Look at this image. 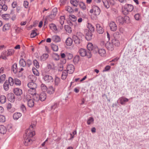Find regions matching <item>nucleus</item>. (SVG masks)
<instances>
[{
    "label": "nucleus",
    "mask_w": 149,
    "mask_h": 149,
    "mask_svg": "<svg viewBox=\"0 0 149 149\" xmlns=\"http://www.w3.org/2000/svg\"><path fill=\"white\" fill-rule=\"evenodd\" d=\"M67 71L68 73L69 74L72 73L74 71V67L72 64H69L67 67Z\"/></svg>",
    "instance_id": "6e6552de"
},
{
    "label": "nucleus",
    "mask_w": 149,
    "mask_h": 149,
    "mask_svg": "<svg viewBox=\"0 0 149 149\" xmlns=\"http://www.w3.org/2000/svg\"><path fill=\"white\" fill-rule=\"evenodd\" d=\"M70 3L74 6L77 7L78 4V1L77 0H71Z\"/></svg>",
    "instance_id": "4c0bfd02"
},
{
    "label": "nucleus",
    "mask_w": 149,
    "mask_h": 149,
    "mask_svg": "<svg viewBox=\"0 0 149 149\" xmlns=\"http://www.w3.org/2000/svg\"><path fill=\"white\" fill-rule=\"evenodd\" d=\"M37 31V29H34L32 31L31 34V38H34L37 35V34L36 33Z\"/></svg>",
    "instance_id": "79ce46f5"
},
{
    "label": "nucleus",
    "mask_w": 149,
    "mask_h": 149,
    "mask_svg": "<svg viewBox=\"0 0 149 149\" xmlns=\"http://www.w3.org/2000/svg\"><path fill=\"white\" fill-rule=\"evenodd\" d=\"M52 56L53 59L55 61H57L59 59V56L56 53H53Z\"/></svg>",
    "instance_id": "e433bc0d"
},
{
    "label": "nucleus",
    "mask_w": 149,
    "mask_h": 149,
    "mask_svg": "<svg viewBox=\"0 0 149 149\" xmlns=\"http://www.w3.org/2000/svg\"><path fill=\"white\" fill-rule=\"evenodd\" d=\"M14 93L16 95L20 96L22 94V91L21 89L18 88H17L14 89Z\"/></svg>",
    "instance_id": "ddd939ff"
},
{
    "label": "nucleus",
    "mask_w": 149,
    "mask_h": 149,
    "mask_svg": "<svg viewBox=\"0 0 149 149\" xmlns=\"http://www.w3.org/2000/svg\"><path fill=\"white\" fill-rule=\"evenodd\" d=\"M68 75V72L66 70H64L62 72L61 75V79H65L67 77Z\"/></svg>",
    "instance_id": "cd10ccee"
},
{
    "label": "nucleus",
    "mask_w": 149,
    "mask_h": 149,
    "mask_svg": "<svg viewBox=\"0 0 149 149\" xmlns=\"http://www.w3.org/2000/svg\"><path fill=\"white\" fill-rule=\"evenodd\" d=\"M49 57V55L47 54H42L40 57V60L41 61H45Z\"/></svg>",
    "instance_id": "bb28decb"
},
{
    "label": "nucleus",
    "mask_w": 149,
    "mask_h": 149,
    "mask_svg": "<svg viewBox=\"0 0 149 149\" xmlns=\"http://www.w3.org/2000/svg\"><path fill=\"white\" fill-rule=\"evenodd\" d=\"M10 25L9 24H6L4 25L3 28V31H6L9 30L10 27Z\"/></svg>",
    "instance_id": "7c9ffc66"
},
{
    "label": "nucleus",
    "mask_w": 149,
    "mask_h": 149,
    "mask_svg": "<svg viewBox=\"0 0 149 149\" xmlns=\"http://www.w3.org/2000/svg\"><path fill=\"white\" fill-rule=\"evenodd\" d=\"M92 32L88 31L86 33L85 38L87 40H90L92 39L93 34Z\"/></svg>",
    "instance_id": "f3484780"
},
{
    "label": "nucleus",
    "mask_w": 149,
    "mask_h": 149,
    "mask_svg": "<svg viewBox=\"0 0 149 149\" xmlns=\"http://www.w3.org/2000/svg\"><path fill=\"white\" fill-rule=\"evenodd\" d=\"M7 97L10 102H13L15 101V98L14 95L12 93H9L8 94Z\"/></svg>",
    "instance_id": "aec40b11"
},
{
    "label": "nucleus",
    "mask_w": 149,
    "mask_h": 149,
    "mask_svg": "<svg viewBox=\"0 0 149 149\" xmlns=\"http://www.w3.org/2000/svg\"><path fill=\"white\" fill-rule=\"evenodd\" d=\"M91 13H93L95 15H97L100 14V11L99 8L96 6H93L92 7V8L90 11Z\"/></svg>",
    "instance_id": "39448f33"
},
{
    "label": "nucleus",
    "mask_w": 149,
    "mask_h": 149,
    "mask_svg": "<svg viewBox=\"0 0 149 149\" xmlns=\"http://www.w3.org/2000/svg\"><path fill=\"white\" fill-rule=\"evenodd\" d=\"M65 10L70 13L73 12V10L70 6H67L65 8Z\"/></svg>",
    "instance_id": "6e6d98bb"
},
{
    "label": "nucleus",
    "mask_w": 149,
    "mask_h": 149,
    "mask_svg": "<svg viewBox=\"0 0 149 149\" xmlns=\"http://www.w3.org/2000/svg\"><path fill=\"white\" fill-rule=\"evenodd\" d=\"M47 90V93L51 94H53L54 93L55 91V88L53 86H51L49 87Z\"/></svg>",
    "instance_id": "4be33fe9"
},
{
    "label": "nucleus",
    "mask_w": 149,
    "mask_h": 149,
    "mask_svg": "<svg viewBox=\"0 0 149 149\" xmlns=\"http://www.w3.org/2000/svg\"><path fill=\"white\" fill-rule=\"evenodd\" d=\"M3 88L5 91H7L9 89V85L7 80L6 81L3 85Z\"/></svg>",
    "instance_id": "a878e982"
},
{
    "label": "nucleus",
    "mask_w": 149,
    "mask_h": 149,
    "mask_svg": "<svg viewBox=\"0 0 149 149\" xmlns=\"http://www.w3.org/2000/svg\"><path fill=\"white\" fill-rule=\"evenodd\" d=\"M22 116V114L20 113H15L13 115V118L15 120H17Z\"/></svg>",
    "instance_id": "393cba45"
},
{
    "label": "nucleus",
    "mask_w": 149,
    "mask_h": 149,
    "mask_svg": "<svg viewBox=\"0 0 149 149\" xmlns=\"http://www.w3.org/2000/svg\"><path fill=\"white\" fill-rule=\"evenodd\" d=\"M51 47L52 50L56 52L58 50V46L54 44H52L51 45Z\"/></svg>",
    "instance_id": "3c124183"
},
{
    "label": "nucleus",
    "mask_w": 149,
    "mask_h": 149,
    "mask_svg": "<svg viewBox=\"0 0 149 149\" xmlns=\"http://www.w3.org/2000/svg\"><path fill=\"white\" fill-rule=\"evenodd\" d=\"M29 77L32 82L35 81L36 80V77L32 75H29Z\"/></svg>",
    "instance_id": "864d4df0"
},
{
    "label": "nucleus",
    "mask_w": 149,
    "mask_h": 149,
    "mask_svg": "<svg viewBox=\"0 0 149 149\" xmlns=\"http://www.w3.org/2000/svg\"><path fill=\"white\" fill-rule=\"evenodd\" d=\"M98 53L101 56L104 57L106 56V52L105 50L103 49H98Z\"/></svg>",
    "instance_id": "2eb2a0df"
},
{
    "label": "nucleus",
    "mask_w": 149,
    "mask_h": 149,
    "mask_svg": "<svg viewBox=\"0 0 149 149\" xmlns=\"http://www.w3.org/2000/svg\"><path fill=\"white\" fill-rule=\"evenodd\" d=\"M36 88L29 89L28 90V93L29 94L34 95L36 94Z\"/></svg>",
    "instance_id": "c85d7f7f"
},
{
    "label": "nucleus",
    "mask_w": 149,
    "mask_h": 149,
    "mask_svg": "<svg viewBox=\"0 0 149 149\" xmlns=\"http://www.w3.org/2000/svg\"><path fill=\"white\" fill-rule=\"evenodd\" d=\"M6 121V118L5 116L3 115H0V122H4Z\"/></svg>",
    "instance_id": "680f3d73"
},
{
    "label": "nucleus",
    "mask_w": 149,
    "mask_h": 149,
    "mask_svg": "<svg viewBox=\"0 0 149 149\" xmlns=\"http://www.w3.org/2000/svg\"><path fill=\"white\" fill-rule=\"evenodd\" d=\"M94 121V119L92 117H90L87 121V124L89 125L93 123Z\"/></svg>",
    "instance_id": "5fc2aeb1"
},
{
    "label": "nucleus",
    "mask_w": 149,
    "mask_h": 149,
    "mask_svg": "<svg viewBox=\"0 0 149 149\" xmlns=\"http://www.w3.org/2000/svg\"><path fill=\"white\" fill-rule=\"evenodd\" d=\"M52 40L55 42H59L61 40V39L60 37L57 36H54L52 37Z\"/></svg>",
    "instance_id": "5701e85b"
},
{
    "label": "nucleus",
    "mask_w": 149,
    "mask_h": 149,
    "mask_svg": "<svg viewBox=\"0 0 149 149\" xmlns=\"http://www.w3.org/2000/svg\"><path fill=\"white\" fill-rule=\"evenodd\" d=\"M79 60V57L78 56H75L73 59V62L74 63L76 64L78 63Z\"/></svg>",
    "instance_id": "0e129e2a"
},
{
    "label": "nucleus",
    "mask_w": 149,
    "mask_h": 149,
    "mask_svg": "<svg viewBox=\"0 0 149 149\" xmlns=\"http://www.w3.org/2000/svg\"><path fill=\"white\" fill-rule=\"evenodd\" d=\"M45 81L47 83L52 82L53 81V77L51 76L46 75L44 77Z\"/></svg>",
    "instance_id": "9d476101"
},
{
    "label": "nucleus",
    "mask_w": 149,
    "mask_h": 149,
    "mask_svg": "<svg viewBox=\"0 0 149 149\" xmlns=\"http://www.w3.org/2000/svg\"><path fill=\"white\" fill-rule=\"evenodd\" d=\"M80 55L82 56H84L86 55V51L84 49H81L79 51Z\"/></svg>",
    "instance_id": "a211bd4d"
},
{
    "label": "nucleus",
    "mask_w": 149,
    "mask_h": 149,
    "mask_svg": "<svg viewBox=\"0 0 149 149\" xmlns=\"http://www.w3.org/2000/svg\"><path fill=\"white\" fill-rule=\"evenodd\" d=\"M120 103L122 105H123L125 104V102H128L129 100L126 98L121 97L120 99Z\"/></svg>",
    "instance_id": "c756f323"
},
{
    "label": "nucleus",
    "mask_w": 149,
    "mask_h": 149,
    "mask_svg": "<svg viewBox=\"0 0 149 149\" xmlns=\"http://www.w3.org/2000/svg\"><path fill=\"white\" fill-rule=\"evenodd\" d=\"M15 50L13 49H9L7 50V52L5 51H3L1 56H0V58H1L3 59H6V57L11 56L15 52Z\"/></svg>",
    "instance_id": "f03ea898"
},
{
    "label": "nucleus",
    "mask_w": 149,
    "mask_h": 149,
    "mask_svg": "<svg viewBox=\"0 0 149 149\" xmlns=\"http://www.w3.org/2000/svg\"><path fill=\"white\" fill-rule=\"evenodd\" d=\"M60 79L59 78L56 77L54 80L55 85L58 86L60 82Z\"/></svg>",
    "instance_id": "8fccbe9b"
},
{
    "label": "nucleus",
    "mask_w": 149,
    "mask_h": 149,
    "mask_svg": "<svg viewBox=\"0 0 149 149\" xmlns=\"http://www.w3.org/2000/svg\"><path fill=\"white\" fill-rule=\"evenodd\" d=\"M65 29L66 31L68 33H71L72 32V30L71 28L68 25H65Z\"/></svg>",
    "instance_id": "37998d69"
},
{
    "label": "nucleus",
    "mask_w": 149,
    "mask_h": 149,
    "mask_svg": "<svg viewBox=\"0 0 149 149\" xmlns=\"http://www.w3.org/2000/svg\"><path fill=\"white\" fill-rule=\"evenodd\" d=\"M33 64L34 66L37 68H39L40 67V65L39 63L36 60H34L33 61Z\"/></svg>",
    "instance_id": "052dcab7"
},
{
    "label": "nucleus",
    "mask_w": 149,
    "mask_h": 149,
    "mask_svg": "<svg viewBox=\"0 0 149 149\" xmlns=\"http://www.w3.org/2000/svg\"><path fill=\"white\" fill-rule=\"evenodd\" d=\"M106 47L107 49L109 51H112L114 49V46L112 43L109 42H107L106 43Z\"/></svg>",
    "instance_id": "1a4fd4ad"
},
{
    "label": "nucleus",
    "mask_w": 149,
    "mask_h": 149,
    "mask_svg": "<svg viewBox=\"0 0 149 149\" xmlns=\"http://www.w3.org/2000/svg\"><path fill=\"white\" fill-rule=\"evenodd\" d=\"M14 81L15 84L17 85L20 86L21 84V81L20 80L18 79H15Z\"/></svg>",
    "instance_id": "4d7b16f0"
},
{
    "label": "nucleus",
    "mask_w": 149,
    "mask_h": 149,
    "mask_svg": "<svg viewBox=\"0 0 149 149\" xmlns=\"http://www.w3.org/2000/svg\"><path fill=\"white\" fill-rule=\"evenodd\" d=\"M32 71L33 73L36 76H39V73L37 70L35 68H33Z\"/></svg>",
    "instance_id": "e2e57ef3"
},
{
    "label": "nucleus",
    "mask_w": 149,
    "mask_h": 149,
    "mask_svg": "<svg viewBox=\"0 0 149 149\" xmlns=\"http://www.w3.org/2000/svg\"><path fill=\"white\" fill-rule=\"evenodd\" d=\"M76 36L78 37V38L82 40V39L84 37V35L82 33L80 32H78Z\"/></svg>",
    "instance_id": "de8ad7c7"
},
{
    "label": "nucleus",
    "mask_w": 149,
    "mask_h": 149,
    "mask_svg": "<svg viewBox=\"0 0 149 149\" xmlns=\"http://www.w3.org/2000/svg\"><path fill=\"white\" fill-rule=\"evenodd\" d=\"M2 17L4 20H7L10 18V16L8 14H3L2 15Z\"/></svg>",
    "instance_id": "c9c22d12"
},
{
    "label": "nucleus",
    "mask_w": 149,
    "mask_h": 149,
    "mask_svg": "<svg viewBox=\"0 0 149 149\" xmlns=\"http://www.w3.org/2000/svg\"><path fill=\"white\" fill-rule=\"evenodd\" d=\"M12 70L15 73H16L17 71V64L16 63H14L12 66Z\"/></svg>",
    "instance_id": "ea45409f"
},
{
    "label": "nucleus",
    "mask_w": 149,
    "mask_h": 149,
    "mask_svg": "<svg viewBox=\"0 0 149 149\" xmlns=\"http://www.w3.org/2000/svg\"><path fill=\"white\" fill-rule=\"evenodd\" d=\"M21 109L22 111L25 113L26 111V109L25 106L24 104H22L21 107Z\"/></svg>",
    "instance_id": "774afa93"
},
{
    "label": "nucleus",
    "mask_w": 149,
    "mask_h": 149,
    "mask_svg": "<svg viewBox=\"0 0 149 149\" xmlns=\"http://www.w3.org/2000/svg\"><path fill=\"white\" fill-rule=\"evenodd\" d=\"M57 12V8H54L53 9L51 13L52 14L56 16V15Z\"/></svg>",
    "instance_id": "338daca9"
},
{
    "label": "nucleus",
    "mask_w": 149,
    "mask_h": 149,
    "mask_svg": "<svg viewBox=\"0 0 149 149\" xmlns=\"http://www.w3.org/2000/svg\"><path fill=\"white\" fill-rule=\"evenodd\" d=\"M6 132V128L5 126L3 125H0V133L1 134H4Z\"/></svg>",
    "instance_id": "b1692460"
},
{
    "label": "nucleus",
    "mask_w": 149,
    "mask_h": 149,
    "mask_svg": "<svg viewBox=\"0 0 149 149\" xmlns=\"http://www.w3.org/2000/svg\"><path fill=\"white\" fill-rule=\"evenodd\" d=\"M87 48L90 51H93L94 53H96L98 51V48L97 47H94L91 43H89L87 45Z\"/></svg>",
    "instance_id": "423d86ee"
},
{
    "label": "nucleus",
    "mask_w": 149,
    "mask_h": 149,
    "mask_svg": "<svg viewBox=\"0 0 149 149\" xmlns=\"http://www.w3.org/2000/svg\"><path fill=\"white\" fill-rule=\"evenodd\" d=\"M19 63L20 66L23 67H25L26 65V62L23 59V58L21 59L20 60Z\"/></svg>",
    "instance_id": "49530a36"
},
{
    "label": "nucleus",
    "mask_w": 149,
    "mask_h": 149,
    "mask_svg": "<svg viewBox=\"0 0 149 149\" xmlns=\"http://www.w3.org/2000/svg\"><path fill=\"white\" fill-rule=\"evenodd\" d=\"M69 17L71 20L74 22L76 21L77 20L76 16L74 15H70Z\"/></svg>",
    "instance_id": "13d9d810"
},
{
    "label": "nucleus",
    "mask_w": 149,
    "mask_h": 149,
    "mask_svg": "<svg viewBox=\"0 0 149 149\" xmlns=\"http://www.w3.org/2000/svg\"><path fill=\"white\" fill-rule=\"evenodd\" d=\"M35 96L33 97V100L35 101H38L40 100V95H34Z\"/></svg>",
    "instance_id": "69168bd1"
},
{
    "label": "nucleus",
    "mask_w": 149,
    "mask_h": 149,
    "mask_svg": "<svg viewBox=\"0 0 149 149\" xmlns=\"http://www.w3.org/2000/svg\"><path fill=\"white\" fill-rule=\"evenodd\" d=\"M112 43L116 46H118L120 45L119 41L116 38H114L112 40Z\"/></svg>",
    "instance_id": "2f4dec72"
},
{
    "label": "nucleus",
    "mask_w": 149,
    "mask_h": 149,
    "mask_svg": "<svg viewBox=\"0 0 149 149\" xmlns=\"http://www.w3.org/2000/svg\"><path fill=\"white\" fill-rule=\"evenodd\" d=\"M87 27L88 29L92 32H94L95 31L94 27L91 23H88L87 25Z\"/></svg>",
    "instance_id": "412c9836"
},
{
    "label": "nucleus",
    "mask_w": 149,
    "mask_h": 149,
    "mask_svg": "<svg viewBox=\"0 0 149 149\" xmlns=\"http://www.w3.org/2000/svg\"><path fill=\"white\" fill-rule=\"evenodd\" d=\"M65 17L63 16H60L59 19V22L61 25H63L65 20Z\"/></svg>",
    "instance_id": "a19ab883"
},
{
    "label": "nucleus",
    "mask_w": 149,
    "mask_h": 149,
    "mask_svg": "<svg viewBox=\"0 0 149 149\" xmlns=\"http://www.w3.org/2000/svg\"><path fill=\"white\" fill-rule=\"evenodd\" d=\"M6 97L4 95H1L0 97V101L2 104L4 103L6 101Z\"/></svg>",
    "instance_id": "c03bdc74"
},
{
    "label": "nucleus",
    "mask_w": 149,
    "mask_h": 149,
    "mask_svg": "<svg viewBox=\"0 0 149 149\" xmlns=\"http://www.w3.org/2000/svg\"><path fill=\"white\" fill-rule=\"evenodd\" d=\"M109 26L111 31H115L117 29V27L115 23L113 21L111 22L109 24Z\"/></svg>",
    "instance_id": "0eeeda50"
},
{
    "label": "nucleus",
    "mask_w": 149,
    "mask_h": 149,
    "mask_svg": "<svg viewBox=\"0 0 149 149\" xmlns=\"http://www.w3.org/2000/svg\"><path fill=\"white\" fill-rule=\"evenodd\" d=\"M24 100L27 102L28 106L30 107H33L34 104L33 100L31 99L29 95H27L24 97Z\"/></svg>",
    "instance_id": "7ed1b4c3"
},
{
    "label": "nucleus",
    "mask_w": 149,
    "mask_h": 149,
    "mask_svg": "<svg viewBox=\"0 0 149 149\" xmlns=\"http://www.w3.org/2000/svg\"><path fill=\"white\" fill-rule=\"evenodd\" d=\"M46 98V93L44 92L41 93L40 95V100L41 101H44Z\"/></svg>",
    "instance_id": "6ab92c4d"
},
{
    "label": "nucleus",
    "mask_w": 149,
    "mask_h": 149,
    "mask_svg": "<svg viewBox=\"0 0 149 149\" xmlns=\"http://www.w3.org/2000/svg\"><path fill=\"white\" fill-rule=\"evenodd\" d=\"M27 85L29 89L36 88H37V85L33 82L29 83Z\"/></svg>",
    "instance_id": "dca6fc26"
},
{
    "label": "nucleus",
    "mask_w": 149,
    "mask_h": 149,
    "mask_svg": "<svg viewBox=\"0 0 149 149\" xmlns=\"http://www.w3.org/2000/svg\"><path fill=\"white\" fill-rule=\"evenodd\" d=\"M128 19L129 17H125V18H124L121 16H119L116 18L117 21L120 24H123L125 21V19Z\"/></svg>",
    "instance_id": "f8f14e48"
},
{
    "label": "nucleus",
    "mask_w": 149,
    "mask_h": 149,
    "mask_svg": "<svg viewBox=\"0 0 149 149\" xmlns=\"http://www.w3.org/2000/svg\"><path fill=\"white\" fill-rule=\"evenodd\" d=\"M72 40L70 38H68L66 40V43L68 46H70L72 44Z\"/></svg>",
    "instance_id": "f704fd0d"
},
{
    "label": "nucleus",
    "mask_w": 149,
    "mask_h": 149,
    "mask_svg": "<svg viewBox=\"0 0 149 149\" xmlns=\"http://www.w3.org/2000/svg\"><path fill=\"white\" fill-rule=\"evenodd\" d=\"M22 48L23 49V51L21 52L20 56L23 58H25L26 56V55L24 52L25 49V47L23 46Z\"/></svg>",
    "instance_id": "72a5a7b5"
},
{
    "label": "nucleus",
    "mask_w": 149,
    "mask_h": 149,
    "mask_svg": "<svg viewBox=\"0 0 149 149\" xmlns=\"http://www.w3.org/2000/svg\"><path fill=\"white\" fill-rule=\"evenodd\" d=\"M79 6L83 10H85L86 9V6L84 3L81 2L79 3Z\"/></svg>",
    "instance_id": "09e8293b"
},
{
    "label": "nucleus",
    "mask_w": 149,
    "mask_h": 149,
    "mask_svg": "<svg viewBox=\"0 0 149 149\" xmlns=\"http://www.w3.org/2000/svg\"><path fill=\"white\" fill-rule=\"evenodd\" d=\"M72 38L74 42L77 45L80 44L82 41V40L78 38V37L75 35H74L73 36Z\"/></svg>",
    "instance_id": "4468645a"
},
{
    "label": "nucleus",
    "mask_w": 149,
    "mask_h": 149,
    "mask_svg": "<svg viewBox=\"0 0 149 149\" xmlns=\"http://www.w3.org/2000/svg\"><path fill=\"white\" fill-rule=\"evenodd\" d=\"M133 8V6L131 5H125L124 9H123V12L125 15H126L129 12L132 11Z\"/></svg>",
    "instance_id": "20e7f679"
},
{
    "label": "nucleus",
    "mask_w": 149,
    "mask_h": 149,
    "mask_svg": "<svg viewBox=\"0 0 149 149\" xmlns=\"http://www.w3.org/2000/svg\"><path fill=\"white\" fill-rule=\"evenodd\" d=\"M42 90L44 92L46 91L47 90V88L44 84H42L40 86Z\"/></svg>",
    "instance_id": "603ef678"
},
{
    "label": "nucleus",
    "mask_w": 149,
    "mask_h": 149,
    "mask_svg": "<svg viewBox=\"0 0 149 149\" xmlns=\"http://www.w3.org/2000/svg\"><path fill=\"white\" fill-rule=\"evenodd\" d=\"M96 27L97 32L99 34H102L104 32V29L102 26L99 24H96Z\"/></svg>",
    "instance_id": "9b49d317"
},
{
    "label": "nucleus",
    "mask_w": 149,
    "mask_h": 149,
    "mask_svg": "<svg viewBox=\"0 0 149 149\" xmlns=\"http://www.w3.org/2000/svg\"><path fill=\"white\" fill-rule=\"evenodd\" d=\"M8 82L10 86H13L14 84L13 79L11 77H9L8 79Z\"/></svg>",
    "instance_id": "bf43d9fd"
},
{
    "label": "nucleus",
    "mask_w": 149,
    "mask_h": 149,
    "mask_svg": "<svg viewBox=\"0 0 149 149\" xmlns=\"http://www.w3.org/2000/svg\"><path fill=\"white\" fill-rule=\"evenodd\" d=\"M50 28L54 31H57V29L55 24H51L49 25Z\"/></svg>",
    "instance_id": "473e14b6"
},
{
    "label": "nucleus",
    "mask_w": 149,
    "mask_h": 149,
    "mask_svg": "<svg viewBox=\"0 0 149 149\" xmlns=\"http://www.w3.org/2000/svg\"><path fill=\"white\" fill-rule=\"evenodd\" d=\"M104 6L107 8H109L110 6L108 1L107 0H102Z\"/></svg>",
    "instance_id": "a18cd8bd"
},
{
    "label": "nucleus",
    "mask_w": 149,
    "mask_h": 149,
    "mask_svg": "<svg viewBox=\"0 0 149 149\" xmlns=\"http://www.w3.org/2000/svg\"><path fill=\"white\" fill-rule=\"evenodd\" d=\"M6 75L3 74L0 76V83L2 84L6 79Z\"/></svg>",
    "instance_id": "58836bf2"
},
{
    "label": "nucleus",
    "mask_w": 149,
    "mask_h": 149,
    "mask_svg": "<svg viewBox=\"0 0 149 149\" xmlns=\"http://www.w3.org/2000/svg\"><path fill=\"white\" fill-rule=\"evenodd\" d=\"M35 126V125L33 124L31 125L29 129L26 130V136L25 138L24 145L27 146L31 143L33 140V136L35 135V133L33 130V128Z\"/></svg>",
    "instance_id": "f257e3e1"
}]
</instances>
